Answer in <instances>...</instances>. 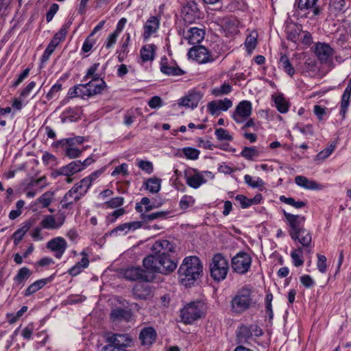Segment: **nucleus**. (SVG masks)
Masks as SVG:
<instances>
[{
    "label": "nucleus",
    "instance_id": "nucleus-9",
    "mask_svg": "<svg viewBox=\"0 0 351 351\" xmlns=\"http://www.w3.org/2000/svg\"><path fill=\"white\" fill-rule=\"evenodd\" d=\"M205 176L213 178L210 171H199L196 169H191L185 172L186 183L193 189H198L202 184L207 182Z\"/></svg>",
    "mask_w": 351,
    "mask_h": 351
},
{
    "label": "nucleus",
    "instance_id": "nucleus-32",
    "mask_svg": "<svg viewBox=\"0 0 351 351\" xmlns=\"http://www.w3.org/2000/svg\"><path fill=\"white\" fill-rule=\"evenodd\" d=\"M156 46L153 44L143 46L141 49V57L143 62L153 60L154 58Z\"/></svg>",
    "mask_w": 351,
    "mask_h": 351
},
{
    "label": "nucleus",
    "instance_id": "nucleus-1",
    "mask_svg": "<svg viewBox=\"0 0 351 351\" xmlns=\"http://www.w3.org/2000/svg\"><path fill=\"white\" fill-rule=\"evenodd\" d=\"M285 218V222L289 227V235L294 241H298L304 247L311 250L312 237L310 232L306 230L304 226L306 217L300 215L291 214L286 210H282Z\"/></svg>",
    "mask_w": 351,
    "mask_h": 351
},
{
    "label": "nucleus",
    "instance_id": "nucleus-6",
    "mask_svg": "<svg viewBox=\"0 0 351 351\" xmlns=\"http://www.w3.org/2000/svg\"><path fill=\"white\" fill-rule=\"evenodd\" d=\"M132 339L128 334L113 333L106 337L108 344L104 346L101 351H128Z\"/></svg>",
    "mask_w": 351,
    "mask_h": 351
},
{
    "label": "nucleus",
    "instance_id": "nucleus-31",
    "mask_svg": "<svg viewBox=\"0 0 351 351\" xmlns=\"http://www.w3.org/2000/svg\"><path fill=\"white\" fill-rule=\"evenodd\" d=\"M51 278V277H50L49 278L40 279L33 282L26 289L25 291V295L29 296L33 293H36V291L42 289L44 286H45L47 283L50 281Z\"/></svg>",
    "mask_w": 351,
    "mask_h": 351
},
{
    "label": "nucleus",
    "instance_id": "nucleus-33",
    "mask_svg": "<svg viewBox=\"0 0 351 351\" xmlns=\"http://www.w3.org/2000/svg\"><path fill=\"white\" fill-rule=\"evenodd\" d=\"M275 106L280 113H285L289 110V103L282 95L273 96Z\"/></svg>",
    "mask_w": 351,
    "mask_h": 351
},
{
    "label": "nucleus",
    "instance_id": "nucleus-25",
    "mask_svg": "<svg viewBox=\"0 0 351 351\" xmlns=\"http://www.w3.org/2000/svg\"><path fill=\"white\" fill-rule=\"evenodd\" d=\"M295 182L297 185L308 190L321 189V185L313 180H308L303 176H298L295 178Z\"/></svg>",
    "mask_w": 351,
    "mask_h": 351
},
{
    "label": "nucleus",
    "instance_id": "nucleus-41",
    "mask_svg": "<svg viewBox=\"0 0 351 351\" xmlns=\"http://www.w3.org/2000/svg\"><path fill=\"white\" fill-rule=\"evenodd\" d=\"M280 64L284 71L289 75L293 76L295 73V69L289 62L288 57L286 55H282L280 59Z\"/></svg>",
    "mask_w": 351,
    "mask_h": 351
},
{
    "label": "nucleus",
    "instance_id": "nucleus-60",
    "mask_svg": "<svg viewBox=\"0 0 351 351\" xmlns=\"http://www.w3.org/2000/svg\"><path fill=\"white\" fill-rule=\"evenodd\" d=\"M55 49H56V47L54 46H53V45H51L49 43V45H47L46 49L45 50V51L41 57V63L42 64H44L48 61L50 56L53 53Z\"/></svg>",
    "mask_w": 351,
    "mask_h": 351
},
{
    "label": "nucleus",
    "instance_id": "nucleus-39",
    "mask_svg": "<svg viewBox=\"0 0 351 351\" xmlns=\"http://www.w3.org/2000/svg\"><path fill=\"white\" fill-rule=\"evenodd\" d=\"M146 189L152 193H158L161 186V180L157 178H149L146 183Z\"/></svg>",
    "mask_w": 351,
    "mask_h": 351
},
{
    "label": "nucleus",
    "instance_id": "nucleus-40",
    "mask_svg": "<svg viewBox=\"0 0 351 351\" xmlns=\"http://www.w3.org/2000/svg\"><path fill=\"white\" fill-rule=\"evenodd\" d=\"M241 156L249 160H252L259 156V152L255 147H244Z\"/></svg>",
    "mask_w": 351,
    "mask_h": 351
},
{
    "label": "nucleus",
    "instance_id": "nucleus-2",
    "mask_svg": "<svg viewBox=\"0 0 351 351\" xmlns=\"http://www.w3.org/2000/svg\"><path fill=\"white\" fill-rule=\"evenodd\" d=\"M230 311L233 315H240L255 306L256 301L253 287L245 285L237 289L232 295Z\"/></svg>",
    "mask_w": 351,
    "mask_h": 351
},
{
    "label": "nucleus",
    "instance_id": "nucleus-35",
    "mask_svg": "<svg viewBox=\"0 0 351 351\" xmlns=\"http://www.w3.org/2000/svg\"><path fill=\"white\" fill-rule=\"evenodd\" d=\"M169 214L168 211H158L150 214L142 213L141 218L144 222H147L156 219H166Z\"/></svg>",
    "mask_w": 351,
    "mask_h": 351
},
{
    "label": "nucleus",
    "instance_id": "nucleus-38",
    "mask_svg": "<svg viewBox=\"0 0 351 351\" xmlns=\"http://www.w3.org/2000/svg\"><path fill=\"white\" fill-rule=\"evenodd\" d=\"M99 66V63H94L88 70L83 77V81H87L89 79L95 80H104L102 78L99 77V75L96 73L98 67Z\"/></svg>",
    "mask_w": 351,
    "mask_h": 351
},
{
    "label": "nucleus",
    "instance_id": "nucleus-43",
    "mask_svg": "<svg viewBox=\"0 0 351 351\" xmlns=\"http://www.w3.org/2000/svg\"><path fill=\"white\" fill-rule=\"evenodd\" d=\"M232 91V86L228 84H223L219 87L212 90V94L215 97H220L223 95H227Z\"/></svg>",
    "mask_w": 351,
    "mask_h": 351
},
{
    "label": "nucleus",
    "instance_id": "nucleus-61",
    "mask_svg": "<svg viewBox=\"0 0 351 351\" xmlns=\"http://www.w3.org/2000/svg\"><path fill=\"white\" fill-rule=\"evenodd\" d=\"M217 104L219 106V110L226 111L232 106V102L230 99L225 98L224 99L217 100Z\"/></svg>",
    "mask_w": 351,
    "mask_h": 351
},
{
    "label": "nucleus",
    "instance_id": "nucleus-16",
    "mask_svg": "<svg viewBox=\"0 0 351 351\" xmlns=\"http://www.w3.org/2000/svg\"><path fill=\"white\" fill-rule=\"evenodd\" d=\"M132 311L131 308L114 307L110 314V319L114 323L128 322L132 319Z\"/></svg>",
    "mask_w": 351,
    "mask_h": 351
},
{
    "label": "nucleus",
    "instance_id": "nucleus-17",
    "mask_svg": "<svg viewBox=\"0 0 351 351\" xmlns=\"http://www.w3.org/2000/svg\"><path fill=\"white\" fill-rule=\"evenodd\" d=\"M47 248L53 252L55 257L60 259L67 248V243L64 238L58 237L47 242Z\"/></svg>",
    "mask_w": 351,
    "mask_h": 351
},
{
    "label": "nucleus",
    "instance_id": "nucleus-5",
    "mask_svg": "<svg viewBox=\"0 0 351 351\" xmlns=\"http://www.w3.org/2000/svg\"><path fill=\"white\" fill-rule=\"evenodd\" d=\"M229 269L228 262L221 254L214 255L210 263V276L215 281L224 280Z\"/></svg>",
    "mask_w": 351,
    "mask_h": 351
},
{
    "label": "nucleus",
    "instance_id": "nucleus-47",
    "mask_svg": "<svg viewBox=\"0 0 351 351\" xmlns=\"http://www.w3.org/2000/svg\"><path fill=\"white\" fill-rule=\"evenodd\" d=\"M124 203V198L122 197H116L110 199L104 203L106 208H117L121 206Z\"/></svg>",
    "mask_w": 351,
    "mask_h": 351
},
{
    "label": "nucleus",
    "instance_id": "nucleus-30",
    "mask_svg": "<svg viewBox=\"0 0 351 351\" xmlns=\"http://www.w3.org/2000/svg\"><path fill=\"white\" fill-rule=\"evenodd\" d=\"M64 223V219L60 223H56L53 215H47L40 222V226L43 228L53 230L59 228Z\"/></svg>",
    "mask_w": 351,
    "mask_h": 351
},
{
    "label": "nucleus",
    "instance_id": "nucleus-18",
    "mask_svg": "<svg viewBox=\"0 0 351 351\" xmlns=\"http://www.w3.org/2000/svg\"><path fill=\"white\" fill-rule=\"evenodd\" d=\"M174 250V245L168 240L156 241L152 247V255L171 256Z\"/></svg>",
    "mask_w": 351,
    "mask_h": 351
},
{
    "label": "nucleus",
    "instance_id": "nucleus-12",
    "mask_svg": "<svg viewBox=\"0 0 351 351\" xmlns=\"http://www.w3.org/2000/svg\"><path fill=\"white\" fill-rule=\"evenodd\" d=\"M189 58L195 60L199 64L211 62L215 58L209 53L208 50L202 45L194 46L188 52Z\"/></svg>",
    "mask_w": 351,
    "mask_h": 351
},
{
    "label": "nucleus",
    "instance_id": "nucleus-28",
    "mask_svg": "<svg viewBox=\"0 0 351 351\" xmlns=\"http://www.w3.org/2000/svg\"><path fill=\"white\" fill-rule=\"evenodd\" d=\"M159 26V21L156 16H151L145 25L144 38H148L152 34L154 33Z\"/></svg>",
    "mask_w": 351,
    "mask_h": 351
},
{
    "label": "nucleus",
    "instance_id": "nucleus-64",
    "mask_svg": "<svg viewBox=\"0 0 351 351\" xmlns=\"http://www.w3.org/2000/svg\"><path fill=\"white\" fill-rule=\"evenodd\" d=\"M58 9H59V5L57 3H53L50 6V8L46 14V20L47 22H50L53 19L54 15L56 14Z\"/></svg>",
    "mask_w": 351,
    "mask_h": 351
},
{
    "label": "nucleus",
    "instance_id": "nucleus-62",
    "mask_svg": "<svg viewBox=\"0 0 351 351\" xmlns=\"http://www.w3.org/2000/svg\"><path fill=\"white\" fill-rule=\"evenodd\" d=\"M138 167L145 171L147 173H151L153 171V165L151 162L147 160H141L138 163Z\"/></svg>",
    "mask_w": 351,
    "mask_h": 351
},
{
    "label": "nucleus",
    "instance_id": "nucleus-8",
    "mask_svg": "<svg viewBox=\"0 0 351 351\" xmlns=\"http://www.w3.org/2000/svg\"><path fill=\"white\" fill-rule=\"evenodd\" d=\"M123 276L130 281L151 282L154 280V274L149 269H143L140 267H131L124 270Z\"/></svg>",
    "mask_w": 351,
    "mask_h": 351
},
{
    "label": "nucleus",
    "instance_id": "nucleus-26",
    "mask_svg": "<svg viewBox=\"0 0 351 351\" xmlns=\"http://www.w3.org/2000/svg\"><path fill=\"white\" fill-rule=\"evenodd\" d=\"M81 198L82 197L75 191V189L71 188L62 199V207L65 209L69 208L71 204L79 201Z\"/></svg>",
    "mask_w": 351,
    "mask_h": 351
},
{
    "label": "nucleus",
    "instance_id": "nucleus-15",
    "mask_svg": "<svg viewBox=\"0 0 351 351\" xmlns=\"http://www.w3.org/2000/svg\"><path fill=\"white\" fill-rule=\"evenodd\" d=\"M182 16L186 23L191 24L199 18V10L194 1H189L182 8Z\"/></svg>",
    "mask_w": 351,
    "mask_h": 351
},
{
    "label": "nucleus",
    "instance_id": "nucleus-14",
    "mask_svg": "<svg viewBox=\"0 0 351 351\" xmlns=\"http://www.w3.org/2000/svg\"><path fill=\"white\" fill-rule=\"evenodd\" d=\"M252 111L251 102L247 100L242 101L237 106L232 118L238 123H243L251 115Z\"/></svg>",
    "mask_w": 351,
    "mask_h": 351
},
{
    "label": "nucleus",
    "instance_id": "nucleus-27",
    "mask_svg": "<svg viewBox=\"0 0 351 351\" xmlns=\"http://www.w3.org/2000/svg\"><path fill=\"white\" fill-rule=\"evenodd\" d=\"M88 90L91 91V97L101 94L102 91L107 87L104 80H90L86 83Z\"/></svg>",
    "mask_w": 351,
    "mask_h": 351
},
{
    "label": "nucleus",
    "instance_id": "nucleus-54",
    "mask_svg": "<svg viewBox=\"0 0 351 351\" xmlns=\"http://www.w3.org/2000/svg\"><path fill=\"white\" fill-rule=\"evenodd\" d=\"M335 145L330 144L327 148L324 149L317 155V160H325L334 151Z\"/></svg>",
    "mask_w": 351,
    "mask_h": 351
},
{
    "label": "nucleus",
    "instance_id": "nucleus-3",
    "mask_svg": "<svg viewBox=\"0 0 351 351\" xmlns=\"http://www.w3.org/2000/svg\"><path fill=\"white\" fill-rule=\"evenodd\" d=\"M143 266L149 269L152 274L160 273L167 275L176 269L177 263L171 256L149 255L143 259Z\"/></svg>",
    "mask_w": 351,
    "mask_h": 351
},
{
    "label": "nucleus",
    "instance_id": "nucleus-63",
    "mask_svg": "<svg viewBox=\"0 0 351 351\" xmlns=\"http://www.w3.org/2000/svg\"><path fill=\"white\" fill-rule=\"evenodd\" d=\"M43 163L45 165H53L56 163V157L49 153L46 152L42 157Z\"/></svg>",
    "mask_w": 351,
    "mask_h": 351
},
{
    "label": "nucleus",
    "instance_id": "nucleus-44",
    "mask_svg": "<svg viewBox=\"0 0 351 351\" xmlns=\"http://www.w3.org/2000/svg\"><path fill=\"white\" fill-rule=\"evenodd\" d=\"M65 147V156L69 158H76L80 156L82 153V150L74 147V145H69L64 144Z\"/></svg>",
    "mask_w": 351,
    "mask_h": 351
},
{
    "label": "nucleus",
    "instance_id": "nucleus-36",
    "mask_svg": "<svg viewBox=\"0 0 351 351\" xmlns=\"http://www.w3.org/2000/svg\"><path fill=\"white\" fill-rule=\"evenodd\" d=\"M31 275V271L27 267H23L19 270L14 280L17 285H23Z\"/></svg>",
    "mask_w": 351,
    "mask_h": 351
},
{
    "label": "nucleus",
    "instance_id": "nucleus-45",
    "mask_svg": "<svg viewBox=\"0 0 351 351\" xmlns=\"http://www.w3.org/2000/svg\"><path fill=\"white\" fill-rule=\"evenodd\" d=\"M257 34L255 33L254 35L253 34H250L245 39V45L246 47L247 51L249 53H251L256 47L257 44L256 39Z\"/></svg>",
    "mask_w": 351,
    "mask_h": 351
},
{
    "label": "nucleus",
    "instance_id": "nucleus-23",
    "mask_svg": "<svg viewBox=\"0 0 351 351\" xmlns=\"http://www.w3.org/2000/svg\"><path fill=\"white\" fill-rule=\"evenodd\" d=\"M132 293L136 300H147L151 295L152 289L148 285L136 284L132 288Z\"/></svg>",
    "mask_w": 351,
    "mask_h": 351
},
{
    "label": "nucleus",
    "instance_id": "nucleus-20",
    "mask_svg": "<svg viewBox=\"0 0 351 351\" xmlns=\"http://www.w3.org/2000/svg\"><path fill=\"white\" fill-rule=\"evenodd\" d=\"M160 71L166 75L178 76L184 73L175 62H169L167 58L165 56L160 61Z\"/></svg>",
    "mask_w": 351,
    "mask_h": 351
},
{
    "label": "nucleus",
    "instance_id": "nucleus-7",
    "mask_svg": "<svg viewBox=\"0 0 351 351\" xmlns=\"http://www.w3.org/2000/svg\"><path fill=\"white\" fill-rule=\"evenodd\" d=\"M204 306L201 302H193L186 304L180 312L182 320L185 324H192L204 314Z\"/></svg>",
    "mask_w": 351,
    "mask_h": 351
},
{
    "label": "nucleus",
    "instance_id": "nucleus-4",
    "mask_svg": "<svg viewBox=\"0 0 351 351\" xmlns=\"http://www.w3.org/2000/svg\"><path fill=\"white\" fill-rule=\"evenodd\" d=\"M178 273L183 281L189 282L196 280L203 273L201 261L195 256L186 257L178 269Z\"/></svg>",
    "mask_w": 351,
    "mask_h": 351
},
{
    "label": "nucleus",
    "instance_id": "nucleus-55",
    "mask_svg": "<svg viewBox=\"0 0 351 351\" xmlns=\"http://www.w3.org/2000/svg\"><path fill=\"white\" fill-rule=\"evenodd\" d=\"M302 31L301 27H293L289 30L287 38L294 43L298 39L300 32Z\"/></svg>",
    "mask_w": 351,
    "mask_h": 351
},
{
    "label": "nucleus",
    "instance_id": "nucleus-10",
    "mask_svg": "<svg viewBox=\"0 0 351 351\" xmlns=\"http://www.w3.org/2000/svg\"><path fill=\"white\" fill-rule=\"evenodd\" d=\"M252 264L251 256L246 252H239L232 258V269L240 274L247 272Z\"/></svg>",
    "mask_w": 351,
    "mask_h": 351
},
{
    "label": "nucleus",
    "instance_id": "nucleus-13",
    "mask_svg": "<svg viewBox=\"0 0 351 351\" xmlns=\"http://www.w3.org/2000/svg\"><path fill=\"white\" fill-rule=\"evenodd\" d=\"M315 53L322 64H329L332 63L334 49L325 43H317L315 45Z\"/></svg>",
    "mask_w": 351,
    "mask_h": 351
},
{
    "label": "nucleus",
    "instance_id": "nucleus-11",
    "mask_svg": "<svg viewBox=\"0 0 351 351\" xmlns=\"http://www.w3.org/2000/svg\"><path fill=\"white\" fill-rule=\"evenodd\" d=\"M93 162L94 160L91 157L87 158L83 162L81 160H74L67 165L61 167L58 171V174L64 175L65 176H71L79 171H82Z\"/></svg>",
    "mask_w": 351,
    "mask_h": 351
},
{
    "label": "nucleus",
    "instance_id": "nucleus-56",
    "mask_svg": "<svg viewBox=\"0 0 351 351\" xmlns=\"http://www.w3.org/2000/svg\"><path fill=\"white\" fill-rule=\"evenodd\" d=\"M79 97L85 99L91 97V91L88 89L86 83L83 84H77Z\"/></svg>",
    "mask_w": 351,
    "mask_h": 351
},
{
    "label": "nucleus",
    "instance_id": "nucleus-52",
    "mask_svg": "<svg viewBox=\"0 0 351 351\" xmlns=\"http://www.w3.org/2000/svg\"><path fill=\"white\" fill-rule=\"evenodd\" d=\"M62 90V84L59 83L55 84L49 90V91L46 95V98L48 101L56 97L58 93Z\"/></svg>",
    "mask_w": 351,
    "mask_h": 351
},
{
    "label": "nucleus",
    "instance_id": "nucleus-58",
    "mask_svg": "<svg viewBox=\"0 0 351 351\" xmlns=\"http://www.w3.org/2000/svg\"><path fill=\"white\" fill-rule=\"evenodd\" d=\"M317 266L318 270L324 274L326 271L327 265H326V257L324 255L317 254Z\"/></svg>",
    "mask_w": 351,
    "mask_h": 351
},
{
    "label": "nucleus",
    "instance_id": "nucleus-34",
    "mask_svg": "<svg viewBox=\"0 0 351 351\" xmlns=\"http://www.w3.org/2000/svg\"><path fill=\"white\" fill-rule=\"evenodd\" d=\"M31 227V223L29 222H27L24 224L23 227L18 229L14 233L12 234V239L14 240V243L15 245L19 244L21 240L23 239L25 234L28 232Z\"/></svg>",
    "mask_w": 351,
    "mask_h": 351
},
{
    "label": "nucleus",
    "instance_id": "nucleus-50",
    "mask_svg": "<svg viewBox=\"0 0 351 351\" xmlns=\"http://www.w3.org/2000/svg\"><path fill=\"white\" fill-rule=\"evenodd\" d=\"M53 193L47 191L43 193L37 201L40 203L43 208L48 207L52 202Z\"/></svg>",
    "mask_w": 351,
    "mask_h": 351
},
{
    "label": "nucleus",
    "instance_id": "nucleus-19",
    "mask_svg": "<svg viewBox=\"0 0 351 351\" xmlns=\"http://www.w3.org/2000/svg\"><path fill=\"white\" fill-rule=\"evenodd\" d=\"M318 0H295V8L301 11H312L314 16L321 13V9L317 5Z\"/></svg>",
    "mask_w": 351,
    "mask_h": 351
},
{
    "label": "nucleus",
    "instance_id": "nucleus-29",
    "mask_svg": "<svg viewBox=\"0 0 351 351\" xmlns=\"http://www.w3.org/2000/svg\"><path fill=\"white\" fill-rule=\"evenodd\" d=\"M252 335L250 330V326L241 325L237 332V337L238 342L240 343H245L252 337Z\"/></svg>",
    "mask_w": 351,
    "mask_h": 351
},
{
    "label": "nucleus",
    "instance_id": "nucleus-51",
    "mask_svg": "<svg viewBox=\"0 0 351 351\" xmlns=\"http://www.w3.org/2000/svg\"><path fill=\"white\" fill-rule=\"evenodd\" d=\"M272 300H273V295L271 293H267L265 297V308H266V313L268 315L270 320H271L274 317V313H273L272 304H271Z\"/></svg>",
    "mask_w": 351,
    "mask_h": 351
},
{
    "label": "nucleus",
    "instance_id": "nucleus-22",
    "mask_svg": "<svg viewBox=\"0 0 351 351\" xmlns=\"http://www.w3.org/2000/svg\"><path fill=\"white\" fill-rule=\"evenodd\" d=\"M204 35L205 32L203 29L193 27L187 30L184 38L188 40L190 44L195 45L203 40Z\"/></svg>",
    "mask_w": 351,
    "mask_h": 351
},
{
    "label": "nucleus",
    "instance_id": "nucleus-49",
    "mask_svg": "<svg viewBox=\"0 0 351 351\" xmlns=\"http://www.w3.org/2000/svg\"><path fill=\"white\" fill-rule=\"evenodd\" d=\"M215 134L217 136V138L219 141H232V136L229 134V132L223 129V128H217L215 130Z\"/></svg>",
    "mask_w": 351,
    "mask_h": 351
},
{
    "label": "nucleus",
    "instance_id": "nucleus-48",
    "mask_svg": "<svg viewBox=\"0 0 351 351\" xmlns=\"http://www.w3.org/2000/svg\"><path fill=\"white\" fill-rule=\"evenodd\" d=\"M182 152L186 158L190 160L197 159L200 154L198 149L190 147L183 148Z\"/></svg>",
    "mask_w": 351,
    "mask_h": 351
},
{
    "label": "nucleus",
    "instance_id": "nucleus-21",
    "mask_svg": "<svg viewBox=\"0 0 351 351\" xmlns=\"http://www.w3.org/2000/svg\"><path fill=\"white\" fill-rule=\"evenodd\" d=\"M202 98V94L197 90H191L189 94L182 97L179 104L183 106L194 108H196Z\"/></svg>",
    "mask_w": 351,
    "mask_h": 351
},
{
    "label": "nucleus",
    "instance_id": "nucleus-57",
    "mask_svg": "<svg viewBox=\"0 0 351 351\" xmlns=\"http://www.w3.org/2000/svg\"><path fill=\"white\" fill-rule=\"evenodd\" d=\"M84 141V138L82 136H77L75 138H69L66 139H63L59 141L58 143L61 144L62 146H64V144L69 145H74L75 143L81 144Z\"/></svg>",
    "mask_w": 351,
    "mask_h": 351
},
{
    "label": "nucleus",
    "instance_id": "nucleus-24",
    "mask_svg": "<svg viewBox=\"0 0 351 351\" xmlns=\"http://www.w3.org/2000/svg\"><path fill=\"white\" fill-rule=\"evenodd\" d=\"M156 338V332L152 327L143 328L139 335V339L141 341V344L143 346H151L155 341Z\"/></svg>",
    "mask_w": 351,
    "mask_h": 351
},
{
    "label": "nucleus",
    "instance_id": "nucleus-53",
    "mask_svg": "<svg viewBox=\"0 0 351 351\" xmlns=\"http://www.w3.org/2000/svg\"><path fill=\"white\" fill-rule=\"evenodd\" d=\"M245 182L252 188H258L263 186V181L258 178L256 180H253L252 176L250 175H245L244 176Z\"/></svg>",
    "mask_w": 351,
    "mask_h": 351
},
{
    "label": "nucleus",
    "instance_id": "nucleus-46",
    "mask_svg": "<svg viewBox=\"0 0 351 351\" xmlns=\"http://www.w3.org/2000/svg\"><path fill=\"white\" fill-rule=\"evenodd\" d=\"M195 203V199L191 195H184L182 197L179 206L181 210H186L189 207L193 206Z\"/></svg>",
    "mask_w": 351,
    "mask_h": 351
},
{
    "label": "nucleus",
    "instance_id": "nucleus-37",
    "mask_svg": "<svg viewBox=\"0 0 351 351\" xmlns=\"http://www.w3.org/2000/svg\"><path fill=\"white\" fill-rule=\"evenodd\" d=\"M279 199L280 202L288 204L289 206H293L295 208L299 209L302 208L306 206V202L298 200L295 201V199L293 197H287L285 195H281L279 197Z\"/></svg>",
    "mask_w": 351,
    "mask_h": 351
},
{
    "label": "nucleus",
    "instance_id": "nucleus-42",
    "mask_svg": "<svg viewBox=\"0 0 351 351\" xmlns=\"http://www.w3.org/2000/svg\"><path fill=\"white\" fill-rule=\"evenodd\" d=\"M302 247H299L294 250L291 253V256L293 260V265L295 267H300L303 265L304 260L302 258Z\"/></svg>",
    "mask_w": 351,
    "mask_h": 351
},
{
    "label": "nucleus",
    "instance_id": "nucleus-59",
    "mask_svg": "<svg viewBox=\"0 0 351 351\" xmlns=\"http://www.w3.org/2000/svg\"><path fill=\"white\" fill-rule=\"evenodd\" d=\"M346 5L345 0H330V6L336 12L343 11Z\"/></svg>",
    "mask_w": 351,
    "mask_h": 351
}]
</instances>
